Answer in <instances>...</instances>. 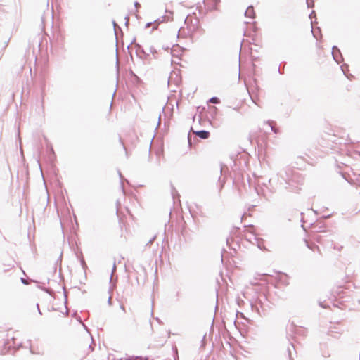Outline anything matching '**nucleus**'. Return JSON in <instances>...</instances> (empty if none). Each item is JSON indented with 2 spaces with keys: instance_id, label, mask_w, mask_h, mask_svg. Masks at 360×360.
<instances>
[{
  "instance_id": "obj_39",
  "label": "nucleus",
  "mask_w": 360,
  "mask_h": 360,
  "mask_svg": "<svg viewBox=\"0 0 360 360\" xmlns=\"http://www.w3.org/2000/svg\"><path fill=\"white\" fill-rule=\"evenodd\" d=\"M321 307H322L323 308H326L325 306L322 305L321 304H320Z\"/></svg>"
},
{
  "instance_id": "obj_34",
  "label": "nucleus",
  "mask_w": 360,
  "mask_h": 360,
  "mask_svg": "<svg viewBox=\"0 0 360 360\" xmlns=\"http://www.w3.org/2000/svg\"><path fill=\"white\" fill-rule=\"evenodd\" d=\"M343 177L348 181V183H349L351 184H353V182H352V181H349L348 179H347L345 176H343Z\"/></svg>"
},
{
  "instance_id": "obj_24",
  "label": "nucleus",
  "mask_w": 360,
  "mask_h": 360,
  "mask_svg": "<svg viewBox=\"0 0 360 360\" xmlns=\"http://www.w3.org/2000/svg\"><path fill=\"white\" fill-rule=\"evenodd\" d=\"M134 6L137 8L140 7V4L137 1H135Z\"/></svg>"
},
{
  "instance_id": "obj_22",
  "label": "nucleus",
  "mask_w": 360,
  "mask_h": 360,
  "mask_svg": "<svg viewBox=\"0 0 360 360\" xmlns=\"http://www.w3.org/2000/svg\"><path fill=\"white\" fill-rule=\"evenodd\" d=\"M61 261H62V253L60 254V255L59 256L58 259H57V263L59 262L60 264H61Z\"/></svg>"
},
{
  "instance_id": "obj_27",
  "label": "nucleus",
  "mask_w": 360,
  "mask_h": 360,
  "mask_svg": "<svg viewBox=\"0 0 360 360\" xmlns=\"http://www.w3.org/2000/svg\"><path fill=\"white\" fill-rule=\"evenodd\" d=\"M37 310H38L39 314L41 315V314H42V313H41V310H40V309H39V304H37Z\"/></svg>"
},
{
  "instance_id": "obj_4",
  "label": "nucleus",
  "mask_w": 360,
  "mask_h": 360,
  "mask_svg": "<svg viewBox=\"0 0 360 360\" xmlns=\"http://www.w3.org/2000/svg\"><path fill=\"white\" fill-rule=\"evenodd\" d=\"M165 13H169V15H163V16L156 19L155 20L153 21V25H155L153 26V30L158 29V26L160 23L166 22V21H168V20H169L170 19L172 18V15H173V12L172 11H168V10L166 9L165 10Z\"/></svg>"
},
{
  "instance_id": "obj_12",
  "label": "nucleus",
  "mask_w": 360,
  "mask_h": 360,
  "mask_svg": "<svg viewBox=\"0 0 360 360\" xmlns=\"http://www.w3.org/2000/svg\"><path fill=\"white\" fill-rule=\"evenodd\" d=\"M305 243L307 244V246L311 250L314 251L316 249L319 250V247L315 244L310 245L307 240H305Z\"/></svg>"
},
{
  "instance_id": "obj_1",
  "label": "nucleus",
  "mask_w": 360,
  "mask_h": 360,
  "mask_svg": "<svg viewBox=\"0 0 360 360\" xmlns=\"http://www.w3.org/2000/svg\"><path fill=\"white\" fill-rule=\"evenodd\" d=\"M303 183L302 174L291 167L283 169L269 179H257V186L261 187L262 195L265 197L275 193L279 186H283L289 192L298 193Z\"/></svg>"
},
{
  "instance_id": "obj_13",
  "label": "nucleus",
  "mask_w": 360,
  "mask_h": 360,
  "mask_svg": "<svg viewBox=\"0 0 360 360\" xmlns=\"http://www.w3.org/2000/svg\"><path fill=\"white\" fill-rule=\"evenodd\" d=\"M126 360H143L141 356H129L125 359ZM144 360H148V358H146Z\"/></svg>"
},
{
  "instance_id": "obj_37",
  "label": "nucleus",
  "mask_w": 360,
  "mask_h": 360,
  "mask_svg": "<svg viewBox=\"0 0 360 360\" xmlns=\"http://www.w3.org/2000/svg\"><path fill=\"white\" fill-rule=\"evenodd\" d=\"M160 117H161V115H159V121H158V124H160Z\"/></svg>"
},
{
  "instance_id": "obj_10",
  "label": "nucleus",
  "mask_w": 360,
  "mask_h": 360,
  "mask_svg": "<svg viewBox=\"0 0 360 360\" xmlns=\"http://www.w3.org/2000/svg\"><path fill=\"white\" fill-rule=\"evenodd\" d=\"M136 53L137 55L139 54V53H141L144 55L145 58L149 56V53L146 52L145 50L139 44H136Z\"/></svg>"
},
{
  "instance_id": "obj_23",
  "label": "nucleus",
  "mask_w": 360,
  "mask_h": 360,
  "mask_svg": "<svg viewBox=\"0 0 360 360\" xmlns=\"http://www.w3.org/2000/svg\"><path fill=\"white\" fill-rule=\"evenodd\" d=\"M278 72H279L280 74H283V73H284L283 70H281V65H279V67H278Z\"/></svg>"
},
{
  "instance_id": "obj_33",
  "label": "nucleus",
  "mask_w": 360,
  "mask_h": 360,
  "mask_svg": "<svg viewBox=\"0 0 360 360\" xmlns=\"http://www.w3.org/2000/svg\"><path fill=\"white\" fill-rule=\"evenodd\" d=\"M89 348L91 349V351L94 350V347H92V345L91 344L89 346Z\"/></svg>"
},
{
  "instance_id": "obj_25",
  "label": "nucleus",
  "mask_w": 360,
  "mask_h": 360,
  "mask_svg": "<svg viewBox=\"0 0 360 360\" xmlns=\"http://www.w3.org/2000/svg\"><path fill=\"white\" fill-rule=\"evenodd\" d=\"M112 24H113L114 29H115L117 25V23L115 22V21H112ZM115 33L116 34V30H115Z\"/></svg>"
},
{
  "instance_id": "obj_18",
  "label": "nucleus",
  "mask_w": 360,
  "mask_h": 360,
  "mask_svg": "<svg viewBox=\"0 0 360 360\" xmlns=\"http://www.w3.org/2000/svg\"><path fill=\"white\" fill-rule=\"evenodd\" d=\"M20 281H21V282H22L23 284H25V285H27V284H28V282H27V279H25V278H20Z\"/></svg>"
},
{
  "instance_id": "obj_31",
  "label": "nucleus",
  "mask_w": 360,
  "mask_h": 360,
  "mask_svg": "<svg viewBox=\"0 0 360 360\" xmlns=\"http://www.w3.org/2000/svg\"><path fill=\"white\" fill-rule=\"evenodd\" d=\"M188 142L189 145H191V137H190V134H188Z\"/></svg>"
},
{
  "instance_id": "obj_2",
  "label": "nucleus",
  "mask_w": 360,
  "mask_h": 360,
  "mask_svg": "<svg viewBox=\"0 0 360 360\" xmlns=\"http://www.w3.org/2000/svg\"><path fill=\"white\" fill-rule=\"evenodd\" d=\"M250 307L253 312L259 316L265 315L266 311L270 308V302L268 301L266 295L260 294L250 300Z\"/></svg>"
},
{
  "instance_id": "obj_9",
  "label": "nucleus",
  "mask_w": 360,
  "mask_h": 360,
  "mask_svg": "<svg viewBox=\"0 0 360 360\" xmlns=\"http://www.w3.org/2000/svg\"><path fill=\"white\" fill-rule=\"evenodd\" d=\"M287 352H288L289 359L290 360L293 359L292 352H295V354H296V352H295V346L292 344H290L288 346V347L287 349Z\"/></svg>"
},
{
  "instance_id": "obj_40",
  "label": "nucleus",
  "mask_w": 360,
  "mask_h": 360,
  "mask_svg": "<svg viewBox=\"0 0 360 360\" xmlns=\"http://www.w3.org/2000/svg\"><path fill=\"white\" fill-rule=\"evenodd\" d=\"M257 193H259V190L257 188H256Z\"/></svg>"
},
{
  "instance_id": "obj_11",
  "label": "nucleus",
  "mask_w": 360,
  "mask_h": 360,
  "mask_svg": "<svg viewBox=\"0 0 360 360\" xmlns=\"http://www.w3.org/2000/svg\"><path fill=\"white\" fill-rule=\"evenodd\" d=\"M208 102L212 103L213 104H218L220 103V99L218 97L213 96L209 99Z\"/></svg>"
},
{
  "instance_id": "obj_8",
  "label": "nucleus",
  "mask_w": 360,
  "mask_h": 360,
  "mask_svg": "<svg viewBox=\"0 0 360 360\" xmlns=\"http://www.w3.org/2000/svg\"><path fill=\"white\" fill-rule=\"evenodd\" d=\"M266 124L270 127L271 130L274 134H278L279 132V129L276 127V123L274 121L269 120Z\"/></svg>"
},
{
  "instance_id": "obj_19",
  "label": "nucleus",
  "mask_w": 360,
  "mask_h": 360,
  "mask_svg": "<svg viewBox=\"0 0 360 360\" xmlns=\"http://www.w3.org/2000/svg\"><path fill=\"white\" fill-rule=\"evenodd\" d=\"M124 19H125V25L127 26L129 22V16L127 15V16H125Z\"/></svg>"
},
{
  "instance_id": "obj_7",
  "label": "nucleus",
  "mask_w": 360,
  "mask_h": 360,
  "mask_svg": "<svg viewBox=\"0 0 360 360\" xmlns=\"http://www.w3.org/2000/svg\"><path fill=\"white\" fill-rule=\"evenodd\" d=\"M245 15L247 18L253 19L255 18V11L252 6H249L245 12Z\"/></svg>"
},
{
  "instance_id": "obj_20",
  "label": "nucleus",
  "mask_w": 360,
  "mask_h": 360,
  "mask_svg": "<svg viewBox=\"0 0 360 360\" xmlns=\"http://www.w3.org/2000/svg\"><path fill=\"white\" fill-rule=\"evenodd\" d=\"M120 144L122 145V146L123 149L127 152L126 148H125V146H124V143H123V141H122V139H121V138H120Z\"/></svg>"
},
{
  "instance_id": "obj_42",
  "label": "nucleus",
  "mask_w": 360,
  "mask_h": 360,
  "mask_svg": "<svg viewBox=\"0 0 360 360\" xmlns=\"http://www.w3.org/2000/svg\"><path fill=\"white\" fill-rule=\"evenodd\" d=\"M121 308L124 310V307L123 306H121Z\"/></svg>"
},
{
  "instance_id": "obj_30",
  "label": "nucleus",
  "mask_w": 360,
  "mask_h": 360,
  "mask_svg": "<svg viewBox=\"0 0 360 360\" xmlns=\"http://www.w3.org/2000/svg\"><path fill=\"white\" fill-rule=\"evenodd\" d=\"M307 7H308V8H310V7L313 6V4H312V5H311V4L309 3V0H307Z\"/></svg>"
},
{
  "instance_id": "obj_16",
  "label": "nucleus",
  "mask_w": 360,
  "mask_h": 360,
  "mask_svg": "<svg viewBox=\"0 0 360 360\" xmlns=\"http://www.w3.org/2000/svg\"><path fill=\"white\" fill-rule=\"evenodd\" d=\"M149 51L153 54H155L157 52L156 49L153 46L150 47Z\"/></svg>"
},
{
  "instance_id": "obj_6",
  "label": "nucleus",
  "mask_w": 360,
  "mask_h": 360,
  "mask_svg": "<svg viewBox=\"0 0 360 360\" xmlns=\"http://www.w3.org/2000/svg\"><path fill=\"white\" fill-rule=\"evenodd\" d=\"M193 133L202 139H208L210 136V132L206 130H200V131H193Z\"/></svg>"
},
{
  "instance_id": "obj_3",
  "label": "nucleus",
  "mask_w": 360,
  "mask_h": 360,
  "mask_svg": "<svg viewBox=\"0 0 360 360\" xmlns=\"http://www.w3.org/2000/svg\"><path fill=\"white\" fill-rule=\"evenodd\" d=\"M14 345L15 338L7 335L6 338L0 340V354L14 352L15 350Z\"/></svg>"
},
{
  "instance_id": "obj_17",
  "label": "nucleus",
  "mask_w": 360,
  "mask_h": 360,
  "mask_svg": "<svg viewBox=\"0 0 360 360\" xmlns=\"http://www.w3.org/2000/svg\"><path fill=\"white\" fill-rule=\"evenodd\" d=\"M155 236H153L151 239H150V240L147 243V245H151L153 241L155 240Z\"/></svg>"
},
{
  "instance_id": "obj_26",
  "label": "nucleus",
  "mask_w": 360,
  "mask_h": 360,
  "mask_svg": "<svg viewBox=\"0 0 360 360\" xmlns=\"http://www.w3.org/2000/svg\"><path fill=\"white\" fill-rule=\"evenodd\" d=\"M313 15H315V12L314 11H312L311 13L309 15V18L311 19Z\"/></svg>"
},
{
  "instance_id": "obj_15",
  "label": "nucleus",
  "mask_w": 360,
  "mask_h": 360,
  "mask_svg": "<svg viewBox=\"0 0 360 360\" xmlns=\"http://www.w3.org/2000/svg\"><path fill=\"white\" fill-rule=\"evenodd\" d=\"M348 68V65L347 64H343L341 66V70L343 72L344 75H346L345 70Z\"/></svg>"
},
{
  "instance_id": "obj_14",
  "label": "nucleus",
  "mask_w": 360,
  "mask_h": 360,
  "mask_svg": "<svg viewBox=\"0 0 360 360\" xmlns=\"http://www.w3.org/2000/svg\"><path fill=\"white\" fill-rule=\"evenodd\" d=\"M118 174H119V176H120V181H121L120 182L121 188L123 190V182H122L123 176H122V173L120 172V171H118Z\"/></svg>"
},
{
  "instance_id": "obj_29",
  "label": "nucleus",
  "mask_w": 360,
  "mask_h": 360,
  "mask_svg": "<svg viewBox=\"0 0 360 360\" xmlns=\"http://www.w3.org/2000/svg\"><path fill=\"white\" fill-rule=\"evenodd\" d=\"M116 269V265H115V263H114L113 264V267H112V274H113V272L115 271Z\"/></svg>"
},
{
  "instance_id": "obj_38",
  "label": "nucleus",
  "mask_w": 360,
  "mask_h": 360,
  "mask_svg": "<svg viewBox=\"0 0 360 360\" xmlns=\"http://www.w3.org/2000/svg\"><path fill=\"white\" fill-rule=\"evenodd\" d=\"M83 326H84V328H85L86 330H87V327H86L84 324H83Z\"/></svg>"
},
{
  "instance_id": "obj_32",
  "label": "nucleus",
  "mask_w": 360,
  "mask_h": 360,
  "mask_svg": "<svg viewBox=\"0 0 360 360\" xmlns=\"http://www.w3.org/2000/svg\"><path fill=\"white\" fill-rule=\"evenodd\" d=\"M111 300H112L111 297H109L108 300V303L110 305L112 304Z\"/></svg>"
},
{
  "instance_id": "obj_5",
  "label": "nucleus",
  "mask_w": 360,
  "mask_h": 360,
  "mask_svg": "<svg viewBox=\"0 0 360 360\" xmlns=\"http://www.w3.org/2000/svg\"><path fill=\"white\" fill-rule=\"evenodd\" d=\"M332 56L337 63H340L343 60L340 50L336 46L332 47Z\"/></svg>"
},
{
  "instance_id": "obj_28",
  "label": "nucleus",
  "mask_w": 360,
  "mask_h": 360,
  "mask_svg": "<svg viewBox=\"0 0 360 360\" xmlns=\"http://www.w3.org/2000/svg\"><path fill=\"white\" fill-rule=\"evenodd\" d=\"M297 160H300V161H304V158H303V157H302V156H298V157L297 158Z\"/></svg>"
},
{
  "instance_id": "obj_41",
  "label": "nucleus",
  "mask_w": 360,
  "mask_h": 360,
  "mask_svg": "<svg viewBox=\"0 0 360 360\" xmlns=\"http://www.w3.org/2000/svg\"><path fill=\"white\" fill-rule=\"evenodd\" d=\"M213 109L216 111L217 110V108L216 107H213Z\"/></svg>"
},
{
  "instance_id": "obj_36",
  "label": "nucleus",
  "mask_w": 360,
  "mask_h": 360,
  "mask_svg": "<svg viewBox=\"0 0 360 360\" xmlns=\"http://www.w3.org/2000/svg\"><path fill=\"white\" fill-rule=\"evenodd\" d=\"M81 263H82V265L83 266H84V265H86V264H85V262H84V260H82Z\"/></svg>"
},
{
  "instance_id": "obj_35",
  "label": "nucleus",
  "mask_w": 360,
  "mask_h": 360,
  "mask_svg": "<svg viewBox=\"0 0 360 360\" xmlns=\"http://www.w3.org/2000/svg\"><path fill=\"white\" fill-rule=\"evenodd\" d=\"M311 32H312V33H313V36H314L316 39H317L316 34L313 32V30H311Z\"/></svg>"
},
{
  "instance_id": "obj_21",
  "label": "nucleus",
  "mask_w": 360,
  "mask_h": 360,
  "mask_svg": "<svg viewBox=\"0 0 360 360\" xmlns=\"http://www.w3.org/2000/svg\"><path fill=\"white\" fill-rule=\"evenodd\" d=\"M153 25V22H148L145 25V27L146 28H148L149 27H150V25Z\"/></svg>"
}]
</instances>
